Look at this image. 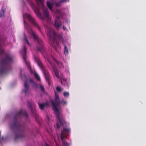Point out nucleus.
I'll return each instance as SVG.
<instances>
[{"label": "nucleus", "instance_id": "25", "mask_svg": "<svg viewBox=\"0 0 146 146\" xmlns=\"http://www.w3.org/2000/svg\"><path fill=\"white\" fill-rule=\"evenodd\" d=\"M62 3L61 2H60V1L59 2L56 3L55 5L56 7H59L61 6V3Z\"/></svg>", "mask_w": 146, "mask_h": 146}, {"label": "nucleus", "instance_id": "28", "mask_svg": "<svg viewBox=\"0 0 146 146\" xmlns=\"http://www.w3.org/2000/svg\"><path fill=\"white\" fill-rule=\"evenodd\" d=\"M60 2L62 3H65L66 2H69V0H60Z\"/></svg>", "mask_w": 146, "mask_h": 146}, {"label": "nucleus", "instance_id": "26", "mask_svg": "<svg viewBox=\"0 0 146 146\" xmlns=\"http://www.w3.org/2000/svg\"><path fill=\"white\" fill-rule=\"evenodd\" d=\"M63 95L65 97H68L69 96V93L68 92H64Z\"/></svg>", "mask_w": 146, "mask_h": 146}, {"label": "nucleus", "instance_id": "35", "mask_svg": "<svg viewBox=\"0 0 146 146\" xmlns=\"http://www.w3.org/2000/svg\"><path fill=\"white\" fill-rule=\"evenodd\" d=\"M48 62L50 64H51V62H50V61L48 60Z\"/></svg>", "mask_w": 146, "mask_h": 146}, {"label": "nucleus", "instance_id": "6", "mask_svg": "<svg viewBox=\"0 0 146 146\" xmlns=\"http://www.w3.org/2000/svg\"><path fill=\"white\" fill-rule=\"evenodd\" d=\"M35 61H36L38 66L42 70L44 75L45 79L48 82L49 85L50 83V77L49 74V72L47 70L45 69L38 58H36L35 59Z\"/></svg>", "mask_w": 146, "mask_h": 146}, {"label": "nucleus", "instance_id": "27", "mask_svg": "<svg viewBox=\"0 0 146 146\" xmlns=\"http://www.w3.org/2000/svg\"><path fill=\"white\" fill-rule=\"evenodd\" d=\"M56 90L58 92H60L62 90L61 88L60 87H56Z\"/></svg>", "mask_w": 146, "mask_h": 146}, {"label": "nucleus", "instance_id": "29", "mask_svg": "<svg viewBox=\"0 0 146 146\" xmlns=\"http://www.w3.org/2000/svg\"><path fill=\"white\" fill-rule=\"evenodd\" d=\"M61 102H62L63 103V105H66L67 104V102L66 101H64V100L61 101Z\"/></svg>", "mask_w": 146, "mask_h": 146}, {"label": "nucleus", "instance_id": "16", "mask_svg": "<svg viewBox=\"0 0 146 146\" xmlns=\"http://www.w3.org/2000/svg\"><path fill=\"white\" fill-rule=\"evenodd\" d=\"M38 104L40 109L42 110H44L46 106L48 105L47 103L40 104L39 102L38 103Z\"/></svg>", "mask_w": 146, "mask_h": 146}, {"label": "nucleus", "instance_id": "1", "mask_svg": "<svg viewBox=\"0 0 146 146\" xmlns=\"http://www.w3.org/2000/svg\"><path fill=\"white\" fill-rule=\"evenodd\" d=\"M23 116H24L26 117L28 116V114L25 110H21L17 112L14 116V121L10 126L11 129L15 130L18 133L15 134L16 140L23 137V135L21 134V131L24 129L25 125H21L17 120V119Z\"/></svg>", "mask_w": 146, "mask_h": 146}, {"label": "nucleus", "instance_id": "17", "mask_svg": "<svg viewBox=\"0 0 146 146\" xmlns=\"http://www.w3.org/2000/svg\"><path fill=\"white\" fill-rule=\"evenodd\" d=\"M29 82L30 83L32 84V86L33 88H37L38 86V84L34 82L32 80L30 79L29 80Z\"/></svg>", "mask_w": 146, "mask_h": 146}, {"label": "nucleus", "instance_id": "23", "mask_svg": "<svg viewBox=\"0 0 146 146\" xmlns=\"http://www.w3.org/2000/svg\"><path fill=\"white\" fill-rule=\"evenodd\" d=\"M24 39L26 41V42L27 43V44L29 46H31V44H30L29 41L28 40L27 38H26V37L25 36V37Z\"/></svg>", "mask_w": 146, "mask_h": 146}, {"label": "nucleus", "instance_id": "19", "mask_svg": "<svg viewBox=\"0 0 146 146\" xmlns=\"http://www.w3.org/2000/svg\"><path fill=\"white\" fill-rule=\"evenodd\" d=\"M47 7L50 10H52V5L51 3L49 1H47Z\"/></svg>", "mask_w": 146, "mask_h": 146}, {"label": "nucleus", "instance_id": "32", "mask_svg": "<svg viewBox=\"0 0 146 146\" xmlns=\"http://www.w3.org/2000/svg\"><path fill=\"white\" fill-rule=\"evenodd\" d=\"M57 63L58 64H60L62 66V64L61 62H59V63H58V62H57Z\"/></svg>", "mask_w": 146, "mask_h": 146}, {"label": "nucleus", "instance_id": "34", "mask_svg": "<svg viewBox=\"0 0 146 146\" xmlns=\"http://www.w3.org/2000/svg\"><path fill=\"white\" fill-rule=\"evenodd\" d=\"M61 83L62 85H64V84H63V82L61 80Z\"/></svg>", "mask_w": 146, "mask_h": 146}, {"label": "nucleus", "instance_id": "9", "mask_svg": "<svg viewBox=\"0 0 146 146\" xmlns=\"http://www.w3.org/2000/svg\"><path fill=\"white\" fill-rule=\"evenodd\" d=\"M37 6L39 8H42L43 9L44 14L45 17L48 18L49 17V13L48 9L44 5V1L43 0H36Z\"/></svg>", "mask_w": 146, "mask_h": 146}, {"label": "nucleus", "instance_id": "5", "mask_svg": "<svg viewBox=\"0 0 146 146\" xmlns=\"http://www.w3.org/2000/svg\"><path fill=\"white\" fill-rule=\"evenodd\" d=\"M23 17L24 20V24L25 27L27 29V26L28 25L27 23L25 20V18H26L34 26L36 27L39 30H40V28L37 22L35 20L31 14L28 13H25L23 14Z\"/></svg>", "mask_w": 146, "mask_h": 146}, {"label": "nucleus", "instance_id": "21", "mask_svg": "<svg viewBox=\"0 0 146 146\" xmlns=\"http://www.w3.org/2000/svg\"><path fill=\"white\" fill-rule=\"evenodd\" d=\"M5 9H4L3 7L1 9V10L0 12V17H1L4 15Z\"/></svg>", "mask_w": 146, "mask_h": 146}, {"label": "nucleus", "instance_id": "31", "mask_svg": "<svg viewBox=\"0 0 146 146\" xmlns=\"http://www.w3.org/2000/svg\"><path fill=\"white\" fill-rule=\"evenodd\" d=\"M63 28L64 30H66V28L64 26H63Z\"/></svg>", "mask_w": 146, "mask_h": 146}, {"label": "nucleus", "instance_id": "8", "mask_svg": "<svg viewBox=\"0 0 146 146\" xmlns=\"http://www.w3.org/2000/svg\"><path fill=\"white\" fill-rule=\"evenodd\" d=\"M51 102L53 107V110L55 113L59 112L57 107L60 106L61 102L60 100L59 95L57 93L55 92V98L54 101L52 100Z\"/></svg>", "mask_w": 146, "mask_h": 146}, {"label": "nucleus", "instance_id": "33", "mask_svg": "<svg viewBox=\"0 0 146 146\" xmlns=\"http://www.w3.org/2000/svg\"><path fill=\"white\" fill-rule=\"evenodd\" d=\"M45 146H50L48 144L46 143H45Z\"/></svg>", "mask_w": 146, "mask_h": 146}, {"label": "nucleus", "instance_id": "7", "mask_svg": "<svg viewBox=\"0 0 146 146\" xmlns=\"http://www.w3.org/2000/svg\"><path fill=\"white\" fill-rule=\"evenodd\" d=\"M70 132V129L66 127L63 128V130L61 131L60 137L63 142V146H69L68 143L66 142L65 141L67 136L68 135V133Z\"/></svg>", "mask_w": 146, "mask_h": 146}, {"label": "nucleus", "instance_id": "15", "mask_svg": "<svg viewBox=\"0 0 146 146\" xmlns=\"http://www.w3.org/2000/svg\"><path fill=\"white\" fill-rule=\"evenodd\" d=\"M24 87L25 89L22 90V92H24L26 94L29 93V86L27 81L26 80H25L24 84Z\"/></svg>", "mask_w": 146, "mask_h": 146}, {"label": "nucleus", "instance_id": "3", "mask_svg": "<svg viewBox=\"0 0 146 146\" xmlns=\"http://www.w3.org/2000/svg\"><path fill=\"white\" fill-rule=\"evenodd\" d=\"M46 30L47 31V35L49 36L50 40V45L56 50V47L59 45L58 42L56 40V34L53 29L46 27Z\"/></svg>", "mask_w": 146, "mask_h": 146}, {"label": "nucleus", "instance_id": "13", "mask_svg": "<svg viewBox=\"0 0 146 146\" xmlns=\"http://www.w3.org/2000/svg\"><path fill=\"white\" fill-rule=\"evenodd\" d=\"M62 25V23L60 21V17L58 16H56L55 21V27L57 30H59Z\"/></svg>", "mask_w": 146, "mask_h": 146}, {"label": "nucleus", "instance_id": "12", "mask_svg": "<svg viewBox=\"0 0 146 146\" xmlns=\"http://www.w3.org/2000/svg\"><path fill=\"white\" fill-rule=\"evenodd\" d=\"M55 113H56V118L59 121L60 124L63 126L66 125V123L63 118L62 117H60L59 112Z\"/></svg>", "mask_w": 146, "mask_h": 146}, {"label": "nucleus", "instance_id": "11", "mask_svg": "<svg viewBox=\"0 0 146 146\" xmlns=\"http://www.w3.org/2000/svg\"><path fill=\"white\" fill-rule=\"evenodd\" d=\"M23 50L24 53L23 55V58L26 64L28 67V69L29 68L30 69H31L30 63L29 61H27L26 59L27 57V48L25 46H23Z\"/></svg>", "mask_w": 146, "mask_h": 146}, {"label": "nucleus", "instance_id": "22", "mask_svg": "<svg viewBox=\"0 0 146 146\" xmlns=\"http://www.w3.org/2000/svg\"><path fill=\"white\" fill-rule=\"evenodd\" d=\"M35 76L37 79V80L39 81L40 80V78L39 75L35 73Z\"/></svg>", "mask_w": 146, "mask_h": 146}, {"label": "nucleus", "instance_id": "30", "mask_svg": "<svg viewBox=\"0 0 146 146\" xmlns=\"http://www.w3.org/2000/svg\"><path fill=\"white\" fill-rule=\"evenodd\" d=\"M56 127H57L59 129L60 128V125L58 123H56Z\"/></svg>", "mask_w": 146, "mask_h": 146}, {"label": "nucleus", "instance_id": "14", "mask_svg": "<svg viewBox=\"0 0 146 146\" xmlns=\"http://www.w3.org/2000/svg\"><path fill=\"white\" fill-rule=\"evenodd\" d=\"M28 105L31 110V113L33 114L34 116L35 117V119H36L37 117L38 116V114L37 113L36 110L35 108H32V104L29 102H28Z\"/></svg>", "mask_w": 146, "mask_h": 146}, {"label": "nucleus", "instance_id": "10", "mask_svg": "<svg viewBox=\"0 0 146 146\" xmlns=\"http://www.w3.org/2000/svg\"><path fill=\"white\" fill-rule=\"evenodd\" d=\"M27 0L34 11V12L36 13L37 16L40 19L43 20L44 19V17H41V13L40 12L37 7L32 3L31 0Z\"/></svg>", "mask_w": 146, "mask_h": 146}, {"label": "nucleus", "instance_id": "18", "mask_svg": "<svg viewBox=\"0 0 146 146\" xmlns=\"http://www.w3.org/2000/svg\"><path fill=\"white\" fill-rule=\"evenodd\" d=\"M64 53L66 55H67L68 54V50L66 45L64 44Z\"/></svg>", "mask_w": 146, "mask_h": 146}, {"label": "nucleus", "instance_id": "20", "mask_svg": "<svg viewBox=\"0 0 146 146\" xmlns=\"http://www.w3.org/2000/svg\"><path fill=\"white\" fill-rule=\"evenodd\" d=\"M54 71L56 77L59 78V74L58 70L56 68H54Z\"/></svg>", "mask_w": 146, "mask_h": 146}, {"label": "nucleus", "instance_id": "4", "mask_svg": "<svg viewBox=\"0 0 146 146\" xmlns=\"http://www.w3.org/2000/svg\"><path fill=\"white\" fill-rule=\"evenodd\" d=\"M31 33L35 40L37 43L36 51L40 52L43 55L45 52V48L42 40L33 31L31 30Z\"/></svg>", "mask_w": 146, "mask_h": 146}, {"label": "nucleus", "instance_id": "24", "mask_svg": "<svg viewBox=\"0 0 146 146\" xmlns=\"http://www.w3.org/2000/svg\"><path fill=\"white\" fill-rule=\"evenodd\" d=\"M40 88L42 91L44 92V90L43 86L41 84L40 85Z\"/></svg>", "mask_w": 146, "mask_h": 146}, {"label": "nucleus", "instance_id": "2", "mask_svg": "<svg viewBox=\"0 0 146 146\" xmlns=\"http://www.w3.org/2000/svg\"><path fill=\"white\" fill-rule=\"evenodd\" d=\"M13 57L9 54H5L1 59L0 65V75L7 74L11 69V64L13 62Z\"/></svg>", "mask_w": 146, "mask_h": 146}]
</instances>
